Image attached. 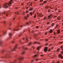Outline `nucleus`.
<instances>
[{"mask_svg":"<svg viewBox=\"0 0 63 63\" xmlns=\"http://www.w3.org/2000/svg\"><path fill=\"white\" fill-rule=\"evenodd\" d=\"M12 0H11L9 2V3H6L5 4L3 5V7L5 8H7L9 6H11L12 4ZM7 5H8L9 6Z\"/></svg>","mask_w":63,"mask_h":63,"instance_id":"f257e3e1","label":"nucleus"},{"mask_svg":"<svg viewBox=\"0 0 63 63\" xmlns=\"http://www.w3.org/2000/svg\"><path fill=\"white\" fill-rule=\"evenodd\" d=\"M17 48V45H16L14 47V48L13 50H12V51H15V50H16L15 49Z\"/></svg>","mask_w":63,"mask_h":63,"instance_id":"f03ea898","label":"nucleus"},{"mask_svg":"<svg viewBox=\"0 0 63 63\" xmlns=\"http://www.w3.org/2000/svg\"><path fill=\"white\" fill-rule=\"evenodd\" d=\"M47 51V47H45L44 48V52H46Z\"/></svg>","mask_w":63,"mask_h":63,"instance_id":"7ed1b4c3","label":"nucleus"},{"mask_svg":"<svg viewBox=\"0 0 63 63\" xmlns=\"http://www.w3.org/2000/svg\"><path fill=\"white\" fill-rule=\"evenodd\" d=\"M52 16V14H50V15H49L48 16V19H51V17Z\"/></svg>","mask_w":63,"mask_h":63,"instance_id":"20e7f679","label":"nucleus"},{"mask_svg":"<svg viewBox=\"0 0 63 63\" xmlns=\"http://www.w3.org/2000/svg\"><path fill=\"white\" fill-rule=\"evenodd\" d=\"M34 44H41V43L38 42H35L34 43Z\"/></svg>","mask_w":63,"mask_h":63,"instance_id":"39448f33","label":"nucleus"},{"mask_svg":"<svg viewBox=\"0 0 63 63\" xmlns=\"http://www.w3.org/2000/svg\"><path fill=\"white\" fill-rule=\"evenodd\" d=\"M23 57H20L19 58V60H23Z\"/></svg>","mask_w":63,"mask_h":63,"instance_id":"423d86ee","label":"nucleus"},{"mask_svg":"<svg viewBox=\"0 0 63 63\" xmlns=\"http://www.w3.org/2000/svg\"><path fill=\"white\" fill-rule=\"evenodd\" d=\"M9 35L10 37H11V36H13V34H12L11 33H9Z\"/></svg>","mask_w":63,"mask_h":63,"instance_id":"0eeeda50","label":"nucleus"},{"mask_svg":"<svg viewBox=\"0 0 63 63\" xmlns=\"http://www.w3.org/2000/svg\"><path fill=\"white\" fill-rule=\"evenodd\" d=\"M47 18V17L46 16H45L44 17V18L43 19L44 20H46V19Z\"/></svg>","mask_w":63,"mask_h":63,"instance_id":"6e6552de","label":"nucleus"},{"mask_svg":"<svg viewBox=\"0 0 63 63\" xmlns=\"http://www.w3.org/2000/svg\"><path fill=\"white\" fill-rule=\"evenodd\" d=\"M32 43L30 42L27 45V46H30L31 45H32Z\"/></svg>","mask_w":63,"mask_h":63,"instance_id":"1a4fd4ad","label":"nucleus"},{"mask_svg":"<svg viewBox=\"0 0 63 63\" xmlns=\"http://www.w3.org/2000/svg\"><path fill=\"white\" fill-rule=\"evenodd\" d=\"M39 16L40 17H43V15L42 14H40L39 15Z\"/></svg>","mask_w":63,"mask_h":63,"instance_id":"9d476101","label":"nucleus"},{"mask_svg":"<svg viewBox=\"0 0 63 63\" xmlns=\"http://www.w3.org/2000/svg\"><path fill=\"white\" fill-rule=\"evenodd\" d=\"M57 34H59L60 33V30H59L57 31Z\"/></svg>","mask_w":63,"mask_h":63,"instance_id":"9b49d317","label":"nucleus"},{"mask_svg":"<svg viewBox=\"0 0 63 63\" xmlns=\"http://www.w3.org/2000/svg\"><path fill=\"white\" fill-rule=\"evenodd\" d=\"M60 19H61V17H58L57 19L58 20H60Z\"/></svg>","mask_w":63,"mask_h":63,"instance_id":"f8f14e48","label":"nucleus"},{"mask_svg":"<svg viewBox=\"0 0 63 63\" xmlns=\"http://www.w3.org/2000/svg\"><path fill=\"white\" fill-rule=\"evenodd\" d=\"M39 48H40V46L38 47L37 48V49L38 50H39Z\"/></svg>","mask_w":63,"mask_h":63,"instance_id":"ddd939ff","label":"nucleus"},{"mask_svg":"<svg viewBox=\"0 0 63 63\" xmlns=\"http://www.w3.org/2000/svg\"><path fill=\"white\" fill-rule=\"evenodd\" d=\"M62 57V55H61L60 54L59 55V57H60V58H61V57Z\"/></svg>","mask_w":63,"mask_h":63,"instance_id":"4468645a","label":"nucleus"},{"mask_svg":"<svg viewBox=\"0 0 63 63\" xmlns=\"http://www.w3.org/2000/svg\"><path fill=\"white\" fill-rule=\"evenodd\" d=\"M47 0L44 1L43 2V3H44V4H46V3H47Z\"/></svg>","mask_w":63,"mask_h":63,"instance_id":"2eb2a0df","label":"nucleus"},{"mask_svg":"<svg viewBox=\"0 0 63 63\" xmlns=\"http://www.w3.org/2000/svg\"><path fill=\"white\" fill-rule=\"evenodd\" d=\"M28 40L27 39V38L26 39V41L25 42V43H28Z\"/></svg>","mask_w":63,"mask_h":63,"instance_id":"dca6fc26","label":"nucleus"},{"mask_svg":"<svg viewBox=\"0 0 63 63\" xmlns=\"http://www.w3.org/2000/svg\"><path fill=\"white\" fill-rule=\"evenodd\" d=\"M60 48H58L57 49V51H59L60 50Z\"/></svg>","mask_w":63,"mask_h":63,"instance_id":"f3484780","label":"nucleus"},{"mask_svg":"<svg viewBox=\"0 0 63 63\" xmlns=\"http://www.w3.org/2000/svg\"><path fill=\"white\" fill-rule=\"evenodd\" d=\"M33 8H31L29 9V10L30 11H32V10H33Z\"/></svg>","mask_w":63,"mask_h":63,"instance_id":"a211bd4d","label":"nucleus"},{"mask_svg":"<svg viewBox=\"0 0 63 63\" xmlns=\"http://www.w3.org/2000/svg\"><path fill=\"white\" fill-rule=\"evenodd\" d=\"M50 33H52V30H50Z\"/></svg>","mask_w":63,"mask_h":63,"instance_id":"6ab92c4d","label":"nucleus"},{"mask_svg":"<svg viewBox=\"0 0 63 63\" xmlns=\"http://www.w3.org/2000/svg\"><path fill=\"white\" fill-rule=\"evenodd\" d=\"M54 16L53 18H56V17H57V16Z\"/></svg>","mask_w":63,"mask_h":63,"instance_id":"aec40b11","label":"nucleus"},{"mask_svg":"<svg viewBox=\"0 0 63 63\" xmlns=\"http://www.w3.org/2000/svg\"><path fill=\"white\" fill-rule=\"evenodd\" d=\"M18 13V12H15L14 13L15 14H16L17 15H18L19 14V13Z\"/></svg>","mask_w":63,"mask_h":63,"instance_id":"412c9836","label":"nucleus"},{"mask_svg":"<svg viewBox=\"0 0 63 63\" xmlns=\"http://www.w3.org/2000/svg\"><path fill=\"white\" fill-rule=\"evenodd\" d=\"M36 17V14H35V16H34V18H35Z\"/></svg>","mask_w":63,"mask_h":63,"instance_id":"4be33fe9","label":"nucleus"},{"mask_svg":"<svg viewBox=\"0 0 63 63\" xmlns=\"http://www.w3.org/2000/svg\"><path fill=\"white\" fill-rule=\"evenodd\" d=\"M25 52H23L22 53V54H25Z\"/></svg>","mask_w":63,"mask_h":63,"instance_id":"5701e85b","label":"nucleus"},{"mask_svg":"<svg viewBox=\"0 0 63 63\" xmlns=\"http://www.w3.org/2000/svg\"><path fill=\"white\" fill-rule=\"evenodd\" d=\"M36 56H37V55H35L33 56V58H35V57H36Z\"/></svg>","mask_w":63,"mask_h":63,"instance_id":"b1692460","label":"nucleus"},{"mask_svg":"<svg viewBox=\"0 0 63 63\" xmlns=\"http://www.w3.org/2000/svg\"><path fill=\"white\" fill-rule=\"evenodd\" d=\"M16 60H15L14 62H11L10 63H15L16 62Z\"/></svg>","mask_w":63,"mask_h":63,"instance_id":"393cba45","label":"nucleus"},{"mask_svg":"<svg viewBox=\"0 0 63 63\" xmlns=\"http://www.w3.org/2000/svg\"><path fill=\"white\" fill-rule=\"evenodd\" d=\"M32 48H33V49H34L35 48V47H34V46H32Z\"/></svg>","mask_w":63,"mask_h":63,"instance_id":"a878e982","label":"nucleus"},{"mask_svg":"<svg viewBox=\"0 0 63 63\" xmlns=\"http://www.w3.org/2000/svg\"><path fill=\"white\" fill-rule=\"evenodd\" d=\"M35 60V61H38V60H39V59H36Z\"/></svg>","mask_w":63,"mask_h":63,"instance_id":"bb28decb","label":"nucleus"},{"mask_svg":"<svg viewBox=\"0 0 63 63\" xmlns=\"http://www.w3.org/2000/svg\"><path fill=\"white\" fill-rule=\"evenodd\" d=\"M26 16H25V19H26V20H27V17H26Z\"/></svg>","mask_w":63,"mask_h":63,"instance_id":"cd10ccee","label":"nucleus"},{"mask_svg":"<svg viewBox=\"0 0 63 63\" xmlns=\"http://www.w3.org/2000/svg\"><path fill=\"white\" fill-rule=\"evenodd\" d=\"M30 14L31 15V16H32V12H30Z\"/></svg>","mask_w":63,"mask_h":63,"instance_id":"c85d7f7f","label":"nucleus"},{"mask_svg":"<svg viewBox=\"0 0 63 63\" xmlns=\"http://www.w3.org/2000/svg\"><path fill=\"white\" fill-rule=\"evenodd\" d=\"M43 1V0H40V2H42Z\"/></svg>","mask_w":63,"mask_h":63,"instance_id":"c756f323","label":"nucleus"},{"mask_svg":"<svg viewBox=\"0 0 63 63\" xmlns=\"http://www.w3.org/2000/svg\"><path fill=\"white\" fill-rule=\"evenodd\" d=\"M35 13L34 11H33L32 12V15H33V14H34V13Z\"/></svg>","mask_w":63,"mask_h":63,"instance_id":"7c9ffc66","label":"nucleus"},{"mask_svg":"<svg viewBox=\"0 0 63 63\" xmlns=\"http://www.w3.org/2000/svg\"><path fill=\"white\" fill-rule=\"evenodd\" d=\"M45 41H48V40L47 39H46L45 40Z\"/></svg>","mask_w":63,"mask_h":63,"instance_id":"2f4dec72","label":"nucleus"},{"mask_svg":"<svg viewBox=\"0 0 63 63\" xmlns=\"http://www.w3.org/2000/svg\"><path fill=\"white\" fill-rule=\"evenodd\" d=\"M12 43H13L14 44V43H15V41H12Z\"/></svg>","mask_w":63,"mask_h":63,"instance_id":"473e14b6","label":"nucleus"},{"mask_svg":"<svg viewBox=\"0 0 63 63\" xmlns=\"http://www.w3.org/2000/svg\"><path fill=\"white\" fill-rule=\"evenodd\" d=\"M61 49H62V48H63V45L62 46H61Z\"/></svg>","mask_w":63,"mask_h":63,"instance_id":"72a5a7b5","label":"nucleus"},{"mask_svg":"<svg viewBox=\"0 0 63 63\" xmlns=\"http://www.w3.org/2000/svg\"><path fill=\"white\" fill-rule=\"evenodd\" d=\"M40 56L41 57H43L44 56V55H40Z\"/></svg>","mask_w":63,"mask_h":63,"instance_id":"f704fd0d","label":"nucleus"},{"mask_svg":"<svg viewBox=\"0 0 63 63\" xmlns=\"http://www.w3.org/2000/svg\"><path fill=\"white\" fill-rule=\"evenodd\" d=\"M54 25V23H53L52 24V26H53V25Z\"/></svg>","mask_w":63,"mask_h":63,"instance_id":"c9c22d12","label":"nucleus"},{"mask_svg":"<svg viewBox=\"0 0 63 63\" xmlns=\"http://www.w3.org/2000/svg\"><path fill=\"white\" fill-rule=\"evenodd\" d=\"M49 23H50L49 22H48L47 23V24H49Z\"/></svg>","mask_w":63,"mask_h":63,"instance_id":"e433bc0d","label":"nucleus"},{"mask_svg":"<svg viewBox=\"0 0 63 63\" xmlns=\"http://www.w3.org/2000/svg\"><path fill=\"white\" fill-rule=\"evenodd\" d=\"M26 12L27 13H28V11L27 10L26 11Z\"/></svg>","mask_w":63,"mask_h":63,"instance_id":"4c0bfd02","label":"nucleus"},{"mask_svg":"<svg viewBox=\"0 0 63 63\" xmlns=\"http://www.w3.org/2000/svg\"><path fill=\"white\" fill-rule=\"evenodd\" d=\"M54 47H52L51 48V49H53Z\"/></svg>","mask_w":63,"mask_h":63,"instance_id":"58836bf2","label":"nucleus"},{"mask_svg":"<svg viewBox=\"0 0 63 63\" xmlns=\"http://www.w3.org/2000/svg\"><path fill=\"white\" fill-rule=\"evenodd\" d=\"M28 49V48H25V49L26 50Z\"/></svg>","mask_w":63,"mask_h":63,"instance_id":"ea45409f","label":"nucleus"},{"mask_svg":"<svg viewBox=\"0 0 63 63\" xmlns=\"http://www.w3.org/2000/svg\"><path fill=\"white\" fill-rule=\"evenodd\" d=\"M23 4V3H21V4H22V6H23V5H24V4Z\"/></svg>","mask_w":63,"mask_h":63,"instance_id":"a19ab883","label":"nucleus"},{"mask_svg":"<svg viewBox=\"0 0 63 63\" xmlns=\"http://www.w3.org/2000/svg\"><path fill=\"white\" fill-rule=\"evenodd\" d=\"M47 45H48V43H46L45 45L46 46H47Z\"/></svg>","mask_w":63,"mask_h":63,"instance_id":"79ce46f5","label":"nucleus"},{"mask_svg":"<svg viewBox=\"0 0 63 63\" xmlns=\"http://www.w3.org/2000/svg\"><path fill=\"white\" fill-rule=\"evenodd\" d=\"M52 46V44H50L49 45V47H50V46Z\"/></svg>","mask_w":63,"mask_h":63,"instance_id":"37998d69","label":"nucleus"},{"mask_svg":"<svg viewBox=\"0 0 63 63\" xmlns=\"http://www.w3.org/2000/svg\"><path fill=\"white\" fill-rule=\"evenodd\" d=\"M34 61V60H32L31 61L32 62H33Z\"/></svg>","mask_w":63,"mask_h":63,"instance_id":"c03bdc74","label":"nucleus"},{"mask_svg":"<svg viewBox=\"0 0 63 63\" xmlns=\"http://www.w3.org/2000/svg\"><path fill=\"white\" fill-rule=\"evenodd\" d=\"M9 26H11V25H12V24L10 23L9 24Z\"/></svg>","mask_w":63,"mask_h":63,"instance_id":"a18cd8bd","label":"nucleus"},{"mask_svg":"<svg viewBox=\"0 0 63 63\" xmlns=\"http://www.w3.org/2000/svg\"><path fill=\"white\" fill-rule=\"evenodd\" d=\"M32 33H33V32H34V31H32Z\"/></svg>","mask_w":63,"mask_h":63,"instance_id":"49530a36","label":"nucleus"},{"mask_svg":"<svg viewBox=\"0 0 63 63\" xmlns=\"http://www.w3.org/2000/svg\"><path fill=\"white\" fill-rule=\"evenodd\" d=\"M38 28H39V27H38V26H36V28H37V29H38Z\"/></svg>","mask_w":63,"mask_h":63,"instance_id":"de8ad7c7","label":"nucleus"},{"mask_svg":"<svg viewBox=\"0 0 63 63\" xmlns=\"http://www.w3.org/2000/svg\"><path fill=\"white\" fill-rule=\"evenodd\" d=\"M4 23H6V21H4V22H3Z\"/></svg>","mask_w":63,"mask_h":63,"instance_id":"09e8293b","label":"nucleus"},{"mask_svg":"<svg viewBox=\"0 0 63 63\" xmlns=\"http://www.w3.org/2000/svg\"><path fill=\"white\" fill-rule=\"evenodd\" d=\"M50 12L49 10H48V13H49V12Z\"/></svg>","mask_w":63,"mask_h":63,"instance_id":"8fccbe9b","label":"nucleus"},{"mask_svg":"<svg viewBox=\"0 0 63 63\" xmlns=\"http://www.w3.org/2000/svg\"><path fill=\"white\" fill-rule=\"evenodd\" d=\"M2 44V42L0 41V44Z\"/></svg>","mask_w":63,"mask_h":63,"instance_id":"3c124183","label":"nucleus"},{"mask_svg":"<svg viewBox=\"0 0 63 63\" xmlns=\"http://www.w3.org/2000/svg\"><path fill=\"white\" fill-rule=\"evenodd\" d=\"M50 51V49H48V51Z\"/></svg>","mask_w":63,"mask_h":63,"instance_id":"603ef678","label":"nucleus"},{"mask_svg":"<svg viewBox=\"0 0 63 63\" xmlns=\"http://www.w3.org/2000/svg\"><path fill=\"white\" fill-rule=\"evenodd\" d=\"M44 2H43L42 3V5H44Z\"/></svg>","mask_w":63,"mask_h":63,"instance_id":"864d4df0","label":"nucleus"},{"mask_svg":"<svg viewBox=\"0 0 63 63\" xmlns=\"http://www.w3.org/2000/svg\"><path fill=\"white\" fill-rule=\"evenodd\" d=\"M15 18H14L13 19V20H15Z\"/></svg>","mask_w":63,"mask_h":63,"instance_id":"5fc2aeb1","label":"nucleus"},{"mask_svg":"<svg viewBox=\"0 0 63 63\" xmlns=\"http://www.w3.org/2000/svg\"><path fill=\"white\" fill-rule=\"evenodd\" d=\"M61 59H63V57H61Z\"/></svg>","mask_w":63,"mask_h":63,"instance_id":"6e6d98bb","label":"nucleus"},{"mask_svg":"<svg viewBox=\"0 0 63 63\" xmlns=\"http://www.w3.org/2000/svg\"><path fill=\"white\" fill-rule=\"evenodd\" d=\"M26 24H27V25H28V23H26Z\"/></svg>","mask_w":63,"mask_h":63,"instance_id":"4d7b16f0","label":"nucleus"},{"mask_svg":"<svg viewBox=\"0 0 63 63\" xmlns=\"http://www.w3.org/2000/svg\"><path fill=\"white\" fill-rule=\"evenodd\" d=\"M9 30H11V28H9Z\"/></svg>","mask_w":63,"mask_h":63,"instance_id":"13d9d810","label":"nucleus"},{"mask_svg":"<svg viewBox=\"0 0 63 63\" xmlns=\"http://www.w3.org/2000/svg\"><path fill=\"white\" fill-rule=\"evenodd\" d=\"M30 6H32V3H31L30 4Z\"/></svg>","mask_w":63,"mask_h":63,"instance_id":"bf43d9fd","label":"nucleus"},{"mask_svg":"<svg viewBox=\"0 0 63 63\" xmlns=\"http://www.w3.org/2000/svg\"><path fill=\"white\" fill-rule=\"evenodd\" d=\"M25 13V12H24L23 13V14H24Z\"/></svg>","mask_w":63,"mask_h":63,"instance_id":"052dcab7","label":"nucleus"},{"mask_svg":"<svg viewBox=\"0 0 63 63\" xmlns=\"http://www.w3.org/2000/svg\"><path fill=\"white\" fill-rule=\"evenodd\" d=\"M21 27H23V26H20Z\"/></svg>","mask_w":63,"mask_h":63,"instance_id":"680f3d73","label":"nucleus"},{"mask_svg":"<svg viewBox=\"0 0 63 63\" xmlns=\"http://www.w3.org/2000/svg\"><path fill=\"white\" fill-rule=\"evenodd\" d=\"M61 12V11H59V13H60V12Z\"/></svg>","mask_w":63,"mask_h":63,"instance_id":"e2e57ef3","label":"nucleus"},{"mask_svg":"<svg viewBox=\"0 0 63 63\" xmlns=\"http://www.w3.org/2000/svg\"><path fill=\"white\" fill-rule=\"evenodd\" d=\"M34 0L35 1H37V0Z\"/></svg>","mask_w":63,"mask_h":63,"instance_id":"0e129e2a","label":"nucleus"},{"mask_svg":"<svg viewBox=\"0 0 63 63\" xmlns=\"http://www.w3.org/2000/svg\"><path fill=\"white\" fill-rule=\"evenodd\" d=\"M47 34V33H45V35H46Z\"/></svg>","mask_w":63,"mask_h":63,"instance_id":"69168bd1","label":"nucleus"},{"mask_svg":"<svg viewBox=\"0 0 63 63\" xmlns=\"http://www.w3.org/2000/svg\"><path fill=\"white\" fill-rule=\"evenodd\" d=\"M23 40H24V38H23Z\"/></svg>","mask_w":63,"mask_h":63,"instance_id":"338daca9","label":"nucleus"},{"mask_svg":"<svg viewBox=\"0 0 63 63\" xmlns=\"http://www.w3.org/2000/svg\"><path fill=\"white\" fill-rule=\"evenodd\" d=\"M59 62H57V63H59Z\"/></svg>","mask_w":63,"mask_h":63,"instance_id":"774afa93","label":"nucleus"}]
</instances>
